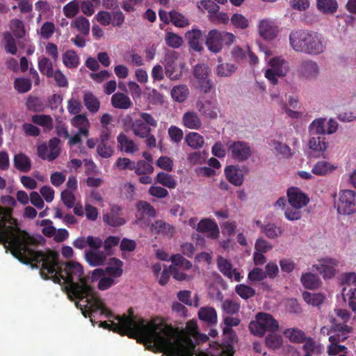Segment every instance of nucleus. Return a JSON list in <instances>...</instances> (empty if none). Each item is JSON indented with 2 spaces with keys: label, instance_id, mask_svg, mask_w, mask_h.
Segmentation results:
<instances>
[{
  "label": "nucleus",
  "instance_id": "473e14b6",
  "mask_svg": "<svg viewBox=\"0 0 356 356\" xmlns=\"http://www.w3.org/2000/svg\"><path fill=\"white\" fill-rule=\"evenodd\" d=\"M118 148L128 154H133L138 151V145L134 141L127 136L124 134L120 133L117 137Z\"/></svg>",
  "mask_w": 356,
  "mask_h": 356
},
{
  "label": "nucleus",
  "instance_id": "2eb2a0df",
  "mask_svg": "<svg viewBox=\"0 0 356 356\" xmlns=\"http://www.w3.org/2000/svg\"><path fill=\"white\" fill-rule=\"evenodd\" d=\"M227 149L232 157L238 161L247 160L252 154L249 145L243 141L229 142L227 144Z\"/></svg>",
  "mask_w": 356,
  "mask_h": 356
},
{
  "label": "nucleus",
  "instance_id": "09e8293b",
  "mask_svg": "<svg viewBox=\"0 0 356 356\" xmlns=\"http://www.w3.org/2000/svg\"><path fill=\"white\" fill-rule=\"evenodd\" d=\"M269 145L274 151L282 155L283 157H289L293 155L291 149L287 145L282 143L280 141L272 140Z\"/></svg>",
  "mask_w": 356,
  "mask_h": 356
},
{
  "label": "nucleus",
  "instance_id": "052dcab7",
  "mask_svg": "<svg viewBox=\"0 0 356 356\" xmlns=\"http://www.w3.org/2000/svg\"><path fill=\"white\" fill-rule=\"evenodd\" d=\"M138 175H144L151 174L154 172V167L152 163L144 160H140L135 163V168L134 169Z\"/></svg>",
  "mask_w": 356,
  "mask_h": 356
},
{
  "label": "nucleus",
  "instance_id": "6ab92c4d",
  "mask_svg": "<svg viewBox=\"0 0 356 356\" xmlns=\"http://www.w3.org/2000/svg\"><path fill=\"white\" fill-rule=\"evenodd\" d=\"M209 72V67L205 64L196 65L193 70L196 84L198 87L204 89V92H207L210 88L209 80L208 79Z\"/></svg>",
  "mask_w": 356,
  "mask_h": 356
},
{
  "label": "nucleus",
  "instance_id": "f704fd0d",
  "mask_svg": "<svg viewBox=\"0 0 356 356\" xmlns=\"http://www.w3.org/2000/svg\"><path fill=\"white\" fill-rule=\"evenodd\" d=\"M328 339L330 343L327 346V353L329 356H348V350L347 347L340 345V342L337 341L332 336H330Z\"/></svg>",
  "mask_w": 356,
  "mask_h": 356
},
{
  "label": "nucleus",
  "instance_id": "49530a36",
  "mask_svg": "<svg viewBox=\"0 0 356 356\" xmlns=\"http://www.w3.org/2000/svg\"><path fill=\"white\" fill-rule=\"evenodd\" d=\"M38 67L40 72L47 77H50L55 70L51 60L45 56H41L38 60Z\"/></svg>",
  "mask_w": 356,
  "mask_h": 356
},
{
  "label": "nucleus",
  "instance_id": "a211bd4d",
  "mask_svg": "<svg viewBox=\"0 0 356 356\" xmlns=\"http://www.w3.org/2000/svg\"><path fill=\"white\" fill-rule=\"evenodd\" d=\"M309 32L304 30L292 31L289 35L291 48L296 52L305 53Z\"/></svg>",
  "mask_w": 356,
  "mask_h": 356
},
{
  "label": "nucleus",
  "instance_id": "423d86ee",
  "mask_svg": "<svg viewBox=\"0 0 356 356\" xmlns=\"http://www.w3.org/2000/svg\"><path fill=\"white\" fill-rule=\"evenodd\" d=\"M279 328L278 322L272 315L267 313H259L255 319L249 324V330L252 334L262 337L266 332H275Z\"/></svg>",
  "mask_w": 356,
  "mask_h": 356
},
{
  "label": "nucleus",
  "instance_id": "a18cd8bd",
  "mask_svg": "<svg viewBox=\"0 0 356 356\" xmlns=\"http://www.w3.org/2000/svg\"><path fill=\"white\" fill-rule=\"evenodd\" d=\"M64 65L67 68H76L79 64V58L73 50L66 51L62 56Z\"/></svg>",
  "mask_w": 356,
  "mask_h": 356
},
{
  "label": "nucleus",
  "instance_id": "4d7b16f0",
  "mask_svg": "<svg viewBox=\"0 0 356 356\" xmlns=\"http://www.w3.org/2000/svg\"><path fill=\"white\" fill-rule=\"evenodd\" d=\"M156 181L169 188H175L177 186V182L172 176L163 172L157 174Z\"/></svg>",
  "mask_w": 356,
  "mask_h": 356
},
{
  "label": "nucleus",
  "instance_id": "c756f323",
  "mask_svg": "<svg viewBox=\"0 0 356 356\" xmlns=\"http://www.w3.org/2000/svg\"><path fill=\"white\" fill-rule=\"evenodd\" d=\"M337 166L331 161L321 160L317 161L312 167V172L316 176H326L333 172Z\"/></svg>",
  "mask_w": 356,
  "mask_h": 356
},
{
  "label": "nucleus",
  "instance_id": "3c124183",
  "mask_svg": "<svg viewBox=\"0 0 356 356\" xmlns=\"http://www.w3.org/2000/svg\"><path fill=\"white\" fill-rule=\"evenodd\" d=\"M237 70V67L232 63H225L218 65L216 73L221 77H227L232 76Z\"/></svg>",
  "mask_w": 356,
  "mask_h": 356
},
{
  "label": "nucleus",
  "instance_id": "13d9d810",
  "mask_svg": "<svg viewBox=\"0 0 356 356\" xmlns=\"http://www.w3.org/2000/svg\"><path fill=\"white\" fill-rule=\"evenodd\" d=\"M309 133L312 134H326L325 118H318L314 120L309 127Z\"/></svg>",
  "mask_w": 356,
  "mask_h": 356
},
{
  "label": "nucleus",
  "instance_id": "f3484780",
  "mask_svg": "<svg viewBox=\"0 0 356 356\" xmlns=\"http://www.w3.org/2000/svg\"><path fill=\"white\" fill-rule=\"evenodd\" d=\"M259 35L266 40L275 39L279 34L280 29L277 24L271 19H263L258 23Z\"/></svg>",
  "mask_w": 356,
  "mask_h": 356
},
{
  "label": "nucleus",
  "instance_id": "c85d7f7f",
  "mask_svg": "<svg viewBox=\"0 0 356 356\" xmlns=\"http://www.w3.org/2000/svg\"><path fill=\"white\" fill-rule=\"evenodd\" d=\"M199 319L206 323L215 325L218 323V314L216 310L210 306L202 307L197 312Z\"/></svg>",
  "mask_w": 356,
  "mask_h": 356
},
{
  "label": "nucleus",
  "instance_id": "5701e85b",
  "mask_svg": "<svg viewBox=\"0 0 356 356\" xmlns=\"http://www.w3.org/2000/svg\"><path fill=\"white\" fill-rule=\"evenodd\" d=\"M227 181L235 186H241L244 181V172L238 165H230L225 168Z\"/></svg>",
  "mask_w": 356,
  "mask_h": 356
},
{
  "label": "nucleus",
  "instance_id": "79ce46f5",
  "mask_svg": "<svg viewBox=\"0 0 356 356\" xmlns=\"http://www.w3.org/2000/svg\"><path fill=\"white\" fill-rule=\"evenodd\" d=\"M300 281L302 285L308 289H317L321 284L319 277L316 275L311 273L302 274Z\"/></svg>",
  "mask_w": 356,
  "mask_h": 356
},
{
  "label": "nucleus",
  "instance_id": "680f3d73",
  "mask_svg": "<svg viewBox=\"0 0 356 356\" xmlns=\"http://www.w3.org/2000/svg\"><path fill=\"white\" fill-rule=\"evenodd\" d=\"M286 338L293 343H301L304 339V333L296 328L286 329L283 332Z\"/></svg>",
  "mask_w": 356,
  "mask_h": 356
},
{
  "label": "nucleus",
  "instance_id": "412c9836",
  "mask_svg": "<svg viewBox=\"0 0 356 356\" xmlns=\"http://www.w3.org/2000/svg\"><path fill=\"white\" fill-rule=\"evenodd\" d=\"M217 264L219 270L226 277L232 280L240 282L243 276L234 268L232 263L227 259L219 256L217 259Z\"/></svg>",
  "mask_w": 356,
  "mask_h": 356
},
{
  "label": "nucleus",
  "instance_id": "4468645a",
  "mask_svg": "<svg viewBox=\"0 0 356 356\" xmlns=\"http://www.w3.org/2000/svg\"><path fill=\"white\" fill-rule=\"evenodd\" d=\"M156 216V211L149 203L145 201H139L136 204V220L134 223L144 228L149 224L146 216L154 218Z\"/></svg>",
  "mask_w": 356,
  "mask_h": 356
},
{
  "label": "nucleus",
  "instance_id": "4be33fe9",
  "mask_svg": "<svg viewBox=\"0 0 356 356\" xmlns=\"http://www.w3.org/2000/svg\"><path fill=\"white\" fill-rule=\"evenodd\" d=\"M197 231L206 233L208 237L216 239L220 235V230L217 223L211 219L204 218L198 222Z\"/></svg>",
  "mask_w": 356,
  "mask_h": 356
},
{
  "label": "nucleus",
  "instance_id": "c9c22d12",
  "mask_svg": "<svg viewBox=\"0 0 356 356\" xmlns=\"http://www.w3.org/2000/svg\"><path fill=\"white\" fill-rule=\"evenodd\" d=\"M316 6L321 13L327 15L335 13L339 7L337 0H316Z\"/></svg>",
  "mask_w": 356,
  "mask_h": 356
},
{
  "label": "nucleus",
  "instance_id": "864d4df0",
  "mask_svg": "<svg viewBox=\"0 0 356 356\" xmlns=\"http://www.w3.org/2000/svg\"><path fill=\"white\" fill-rule=\"evenodd\" d=\"M33 123L43 127L46 129H51L53 128V119L47 115H34L31 117Z\"/></svg>",
  "mask_w": 356,
  "mask_h": 356
},
{
  "label": "nucleus",
  "instance_id": "e433bc0d",
  "mask_svg": "<svg viewBox=\"0 0 356 356\" xmlns=\"http://www.w3.org/2000/svg\"><path fill=\"white\" fill-rule=\"evenodd\" d=\"M186 39L188 40V42L191 47L196 51H201L202 45L201 42L202 40V33L200 30L198 29H192L191 31H188L186 33Z\"/></svg>",
  "mask_w": 356,
  "mask_h": 356
},
{
  "label": "nucleus",
  "instance_id": "39448f33",
  "mask_svg": "<svg viewBox=\"0 0 356 356\" xmlns=\"http://www.w3.org/2000/svg\"><path fill=\"white\" fill-rule=\"evenodd\" d=\"M267 69L265 72L266 78L273 85L277 84L278 77L285 76L289 71V64L287 60L280 56H275L268 60L271 55L268 49L264 50Z\"/></svg>",
  "mask_w": 356,
  "mask_h": 356
},
{
  "label": "nucleus",
  "instance_id": "6e6d98bb",
  "mask_svg": "<svg viewBox=\"0 0 356 356\" xmlns=\"http://www.w3.org/2000/svg\"><path fill=\"white\" fill-rule=\"evenodd\" d=\"M232 24L236 29H245L250 25L249 19L241 13H234L230 18Z\"/></svg>",
  "mask_w": 356,
  "mask_h": 356
},
{
  "label": "nucleus",
  "instance_id": "dca6fc26",
  "mask_svg": "<svg viewBox=\"0 0 356 356\" xmlns=\"http://www.w3.org/2000/svg\"><path fill=\"white\" fill-rule=\"evenodd\" d=\"M60 140L54 138L49 141L48 145H40L38 147V154L42 159L49 161L56 159L60 153Z\"/></svg>",
  "mask_w": 356,
  "mask_h": 356
},
{
  "label": "nucleus",
  "instance_id": "9b49d317",
  "mask_svg": "<svg viewBox=\"0 0 356 356\" xmlns=\"http://www.w3.org/2000/svg\"><path fill=\"white\" fill-rule=\"evenodd\" d=\"M339 264L338 259L327 257L318 260L317 263L314 264L313 268L318 272L323 279L330 280L335 276Z\"/></svg>",
  "mask_w": 356,
  "mask_h": 356
},
{
  "label": "nucleus",
  "instance_id": "aec40b11",
  "mask_svg": "<svg viewBox=\"0 0 356 356\" xmlns=\"http://www.w3.org/2000/svg\"><path fill=\"white\" fill-rule=\"evenodd\" d=\"M92 282H98L97 287L101 291H105L115 284V279L109 275H106L102 268L95 269L90 277Z\"/></svg>",
  "mask_w": 356,
  "mask_h": 356
},
{
  "label": "nucleus",
  "instance_id": "5fc2aeb1",
  "mask_svg": "<svg viewBox=\"0 0 356 356\" xmlns=\"http://www.w3.org/2000/svg\"><path fill=\"white\" fill-rule=\"evenodd\" d=\"M302 297L304 300L310 305L319 306L325 299L322 293H313L309 292H303Z\"/></svg>",
  "mask_w": 356,
  "mask_h": 356
},
{
  "label": "nucleus",
  "instance_id": "2f4dec72",
  "mask_svg": "<svg viewBox=\"0 0 356 356\" xmlns=\"http://www.w3.org/2000/svg\"><path fill=\"white\" fill-rule=\"evenodd\" d=\"M308 146L317 156L323 155L327 148L325 138L319 136L312 137L309 140Z\"/></svg>",
  "mask_w": 356,
  "mask_h": 356
},
{
  "label": "nucleus",
  "instance_id": "cd10ccee",
  "mask_svg": "<svg viewBox=\"0 0 356 356\" xmlns=\"http://www.w3.org/2000/svg\"><path fill=\"white\" fill-rule=\"evenodd\" d=\"M185 70L183 62L168 61L165 65V72L167 76L171 80L179 79Z\"/></svg>",
  "mask_w": 356,
  "mask_h": 356
},
{
  "label": "nucleus",
  "instance_id": "ddd939ff",
  "mask_svg": "<svg viewBox=\"0 0 356 356\" xmlns=\"http://www.w3.org/2000/svg\"><path fill=\"white\" fill-rule=\"evenodd\" d=\"M299 76L306 81H315L320 75L321 69L318 64L312 60H302L298 67Z\"/></svg>",
  "mask_w": 356,
  "mask_h": 356
},
{
  "label": "nucleus",
  "instance_id": "7c9ffc66",
  "mask_svg": "<svg viewBox=\"0 0 356 356\" xmlns=\"http://www.w3.org/2000/svg\"><path fill=\"white\" fill-rule=\"evenodd\" d=\"M72 126L78 129V132L84 136L89 134L90 122L86 114L76 115L71 119Z\"/></svg>",
  "mask_w": 356,
  "mask_h": 356
},
{
  "label": "nucleus",
  "instance_id": "393cba45",
  "mask_svg": "<svg viewBox=\"0 0 356 356\" xmlns=\"http://www.w3.org/2000/svg\"><path fill=\"white\" fill-rule=\"evenodd\" d=\"M121 209L118 206H113L111 211L103 216L105 223L111 227H119L124 225L126 220L120 216Z\"/></svg>",
  "mask_w": 356,
  "mask_h": 356
},
{
  "label": "nucleus",
  "instance_id": "6e6552de",
  "mask_svg": "<svg viewBox=\"0 0 356 356\" xmlns=\"http://www.w3.org/2000/svg\"><path fill=\"white\" fill-rule=\"evenodd\" d=\"M235 40L236 36L232 33L213 29L208 33L206 44L210 51L217 53L221 50L223 44L230 45Z\"/></svg>",
  "mask_w": 356,
  "mask_h": 356
},
{
  "label": "nucleus",
  "instance_id": "f8f14e48",
  "mask_svg": "<svg viewBox=\"0 0 356 356\" xmlns=\"http://www.w3.org/2000/svg\"><path fill=\"white\" fill-rule=\"evenodd\" d=\"M326 49V42L321 34L309 31L307 38L305 54L316 56L323 53Z\"/></svg>",
  "mask_w": 356,
  "mask_h": 356
},
{
  "label": "nucleus",
  "instance_id": "603ef678",
  "mask_svg": "<svg viewBox=\"0 0 356 356\" xmlns=\"http://www.w3.org/2000/svg\"><path fill=\"white\" fill-rule=\"evenodd\" d=\"M71 26L76 28L83 35H88L90 32V22L83 17L76 18L71 24Z\"/></svg>",
  "mask_w": 356,
  "mask_h": 356
},
{
  "label": "nucleus",
  "instance_id": "bb28decb",
  "mask_svg": "<svg viewBox=\"0 0 356 356\" xmlns=\"http://www.w3.org/2000/svg\"><path fill=\"white\" fill-rule=\"evenodd\" d=\"M108 254L99 250H89L85 252V259L91 266H99L104 264Z\"/></svg>",
  "mask_w": 356,
  "mask_h": 356
},
{
  "label": "nucleus",
  "instance_id": "e2e57ef3",
  "mask_svg": "<svg viewBox=\"0 0 356 356\" xmlns=\"http://www.w3.org/2000/svg\"><path fill=\"white\" fill-rule=\"evenodd\" d=\"M170 261L172 263L171 266L176 268L179 267L184 270H188L192 267V264L179 254L172 255L170 257Z\"/></svg>",
  "mask_w": 356,
  "mask_h": 356
},
{
  "label": "nucleus",
  "instance_id": "f257e3e1",
  "mask_svg": "<svg viewBox=\"0 0 356 356\" xmlns=\"http://www.w3.org/2000/svg\"><path fill=\"white\" fill-rule=\"evenodd\" d=\"M99 326L137 338L148 348H156L166 356H192L195 343L207 339L206 335L199 332L197 321L194 320L188 321L181 330L168 324L161 318L145 321L125 315L116 316L113 320L101 322Z\"/></svg>",
  "mask_w": 356,
  "mask_h": 356
},
{
  "label": "nucleus",
  "instance_id": "c03bdc74",
  "mask_svg": "<svg viewBox=\"0 0 356 356\" xmlns=\"http://www.w3.org/2000/svg\"><path fill=\"white\" fill-rule=\"evenodd\" d=\"M333 332L330 336L334 337L337 341L341 342L348 337L352 329L346 325H333Z\"/></svg>",
  "mask_w": 356,
  "mask_h": 356
},
{
  "label": "nucleus",
  "instance_id": "9d476101",
  "mask_svg": "<svg viewBox=\"0 0 356 356\" xmlns=\"http://www.w3.org/2000/svg\"><path fill=\"white\" fill-rule=\"evenodd\" d=\"M140 118L136 120L132 125L131 129L134 134L139 138H145L151 132V127H156V120L149 113H140Z\"/></svg>",
  "mask_w": 356,
  "mask_h": 356
},
{
  "label": "nucleus",
  "instance_id": "20e7f679",
  "mask_svg": "<svg viewBox=\"0 0 356 356\" xmlns=\"http://www.w3.org/2000/svg\"><path fill=\"white\" fill-rule=\"evenodd\" d=\"M286 197L290 207H286L284 210V217L289 221H296L301 219L302 216V209L310 201L308 195L300 188L291 186L286 191Z\"/></svg>",
  "mask_w": 356,
  "mask_h": 356
},
{
  "label": "nucleus",
  "instance_id": "4c0bfd02",
  "mask_svg": "<svg viewBox=\"0 0 356 356\" xmlns=\"http://www.w3.org/2000/svg\"><path fill=\"white\" fill-rule=\"evenodd\" d=\"M185 142L193 149H199L204 145V137L197 132H189L185 136Z\"/></svg>",
  "mask_w": 356,
  "mask_h": 356
},
{
  "label": "nucleus",
  "instance_id": "a19ab883",
  "mask_svg": "<svg viewBox=\"0 0 356 356\" xmlns=\"http://www.w3.org/2000/svg\"><path fill=\"white\" fill-rule=\"evenodd\" d=\"M152 232L161 234L167 236H172L175 232V228L162 220H156L151 225Z\"/></svg>",
  "mask_w": 356,
  "mask_h": 356
},
{
  "label": "nucleus",
  "instance_id": "7ed1b4c3",
  "mask_svg": "<svg viewBox=\"0 0 356 356\" xmlns=\"http://www.w3.org/2000/svg\"><path fill=\"white\" fill-rule=\"evenodd\" d=\"M1 203L6 207H0V243H2L6 249H8L11 254L17 259L14 252V245H19L22 248V251L26 250L29 246L38 244L42 237H33L26 232L22 230L17 220L12 217V207L17 205V201L10 195H4L1 198Z\"/></svg>",
  "mask_w": 356,
  "mask_h": 356
},
{
  "label": "nucleus",
  "instance_id": "338daca9",
  "mask_svg": "<svg viewBox=\"0 0 356 356\" xmlns=\"http://www.w3.org/2000/svg\"><path fill=\"white\" fill-rule=\"evenodd\" d=\"M171 22L177 27L182 28L189 24L188 19L185 17L183 14L177 12L171 11Z\"/></svg>",
  "mask_w": 356,
  "mask_h": 356
},
{
  "label": "nucleus",
  "instance_id": "1a4fd4ad",
  "mask_svg": "<svg viewBox=\"0 0 356 356\" xmlns=\"http://www.w3.org/2000/svg\"><path fill=\"white\" fill-rule=\"evenodd\" d=\"M341 295L350 308L356 312V273H346L341 281Z\"/></svg>",
  "mask_w": 356,
  "mask_h": 356
},
{
  "label": "nucleus",
  "instance_id": "f03ea898",
  "mask_svg": "<svg viewBox=\"0 0 356 356\" xmlns=\"http://www.w3.org/2000/svg\"><path fill=\"white\" fill-rule=\"evenodd\" d=\"M36 245L29 246L26 250L23 251L22 247L19 250V248H14L17 259L26 264L34 263V266L40 268L43 279L51 280L63 286L69 297L77 300L76 306L81 310L85 317L97 313L106 317L111 316L109 309L98 298L94 289L87 284L80 264L72 261L59 265L56 253L38 251Z\"/></svg>",
  "mask_w": 356,
  "mask_h": 356
},
{
  "label": "nucleus",
  "instance_id": "de8ad7c7",
  "mask_svg": "<svg viewBox=\"0 0 356 356\" xmlns=\"http://www.w3.org/2000/svg\"><path fill=\"white\" fill-rule=\"evenodd\" d=\"M86 107L91 113H97L100 108V102L91 92H87L83 97Z\"/></svg>",
  "mask_w": 356,
  "mask_h": 356
},
{
  "label": "nucleus",
  "instance_id": "0eeeda50",
  "mask_svg": "<svg viewBox=\"0 0 356 356\" xmlns=\"http://www.w3.org/2000/svg\"><path fill=\"white\" fill-rule=\"evenodd\" d=\"M334 207L340 215L349 216L356 213V192L341 190L334 198Z\"/></svg>",
  "mask_w": 356,
  "mask_h": 356
},
{
  "label": "nucleus",
  "instance_id": "58836bf2",
  "mask_svg": "<svg viewBox=\"0 0 356 356\" xmlns=\"http://www.w3.org/2000/svg\"><path fill=\"white\" fill-rule=\"evenodd\" d=\"M113 107L120 109H127L131 106L130 98L122 92H116L111 97Z\"/></svg>",
  "mask_w": 356,
  "mask_h": 356
},
{
  "label": "nucleus",
  "instance_id": "a878e982",
  "mask_svg": "<svg viewBox=\"0 0 356 356\" xmlns=\"http://www.w3.org/2000/svg\"><path fill=\"white\" fill-rule=\"evenodd\" d=\"M182 124L186 128L193 130H199L202 126L199 115L193 111H188L183 114Z\"/></svg>",
  "mask_w": 356,
  "mask_h": 356
},
{
  "label": "nucleus",
  "instance_id": "37998d69",
  "mask_svg": "<svg viewBox=\"0 0 356 356\" xmlns=\"http://www.w3.org/2000/svg\"><path fill=\"white\" fill-rule=\"evenodd\" d=\"M349 318L348 312L342 309H335L329 315V320L333 325H342L341 322L346 323Z\"/></svg>",
  "mask_w": 356,
  "mask_h": 356
},
{
  "label": "nucleus",
  "instance_id": "8fccbe9b",
  "mask_svg": "<svg viewBox=\"0 0 356 356\" xmlns=\"http://www.w3.org/2000/svg\"><path fill=\"white\" fill-rule=\"evenodd\" d=\"M188 88L184 85L177 86L171 90L172 99L177 102H184L188 97Z\"/></svg>",
  "mask_w": 356,
  "mask_h": 356
},
{
  "label": "nucleus",
  "instance_id": "b1692460",
  "mask_svg": "<svg viewBox=\"0 0 356 356\" xmlns=\"http://www.w3.org/2000/svg\"><path fill=\"white\" fill-rule=\"evenodd\" d=\"M241 321L238 318L234 316H226L223 318L222 325V334L226 337H228L232 343L236 341L237 337L232 330V327L239 325Z\"/></svg>",
  "mask_w": 356,
  "mask_h": 356
},
{
  "label": "nucleus",
  "instance_id": "ea45409f",
  "mask_svg": "<svg viewBox=\"0 0 356 356\" xmlns=\"http://www.w3.org/2000/svg\"><path fill=\"white\" fill-rule=\"evenodd\" d=\"M14 165L21 172H29L31 168L30 158L23 153H18L14 156Z\"/></svg>",
  "mask_w": 356,
  "mask_h": 356
},
{
  "label": "nucleus",
  "instance_id": "774afa93",
  "mask_svg": "<svg viewBox=\"0 0 356 356\" xmlns=\"http://www.w3.org/2000/svg\"><path fill=\"white\" fill-rule=\"evenodd\" d=\"M282 337L277 334L271 333L266 337V344L270 348L277 349L282 346Z\"/></svg>",
  "mask_w": 356,
  "mask_h": 356
},
{
  "label": "nucleus",
  "instance_id": "72a5a7b5",
  "mask_svg": "<svg viewBox=\"0 0 356 356\" xmlns=\"http://www.w3.org/2000/svg\"><path fill=\"white\" fill-rule=\"evenodd\" d=\"M123 262L115 257L111 258L106 268L104 270L105 273L114 279L122 276L123 273Z\"/></svg>",
  "mask_w": 356,
  "mask_h": 356
},
{
  "label": "nucleus",
  "instance_id": "0e129e2a",
  "mask_svg": "<svg viewBox=\"0 0 356 356\" xmlns=\"http://www.w3.org/2000/svg\"><path fill=\"white\" fill-rule=\"evenodd\" d=\"M14 88L19 93L27 92L31 88V81L26 78H17L14 81Z\"/></svg>",
  "mask_w": 356,
  "mask_h": 356
},
{
  "label": "nucleus",
  "instance_id": "69168bd1",
  "mask_svg": "<svg viewBox=\"0 0 356 356\" xmlns=\"http://www.w3.org/2000/svg\"><path fill=\"white\" fill-rule=\"evenodd\" d=\"M200 111L206 117L210 119H216L218 116L219 110L217 106L211 104L206 103L200 108Z\"/></svg>",
  "mask_w": 356,
  "mask_h": 356
},
{
  "label": "nucleus",
  "instance_id": "bf43d9fd",
  "mask_svg": "<svg viewBox=\"0 0 356 356\" xmlns=\"http://www.w3.org/2000/svg\"><path fill=\"white\" fill-rule=\"evenodd\" d=\"M265 235L270 239H275L283 234V229L281 227L275 224H268L263 228Z\"/></svg>",
  "mask_w": 356,
  "mask_h": 356
}]
</instances>
